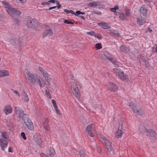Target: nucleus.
I'll use <instances>...</instances> for the list:
<instances>
[{
  "mask_svg": "<svg viewBox=\"0 0 157 157\" xmlns=\"http://www.w3.org/2000/svg\"><path fill=\"white\" fill-rule=\"evenodd\" d=\"M56 6H53V7H50L49 9V10H51L52 9H55L56 8Z\"/></svg>",
  "mask_w": 157,
  "mask_h": 157,
  "instance_id": "obj_49",
  "label": "nucleus"
},
{
  "mask_svg": "<svg viewBox=\"0 0 157 157\" xmlns=\"http://www.w3.org/2000/svg\"><path fill=\"white\" fill-rule=\"evenodd\" d=\"M98 24L102 27L105 29H109L111 28V27L107 24L106 23H98Z\"/></svg>",
  "mask_w": 157,
  "mask_h": 157,
  "instance_id": "obj_23",
  "label": "nucleus"
},
{
  "mask_svg": "<svg viewBox=\"0 0 157 157\" xmlns=\"http://www.w3.org/2000/svg\"><path fill=\"white\" fill-rule=\"evenodd\" d=\"M52 34L53 32L52 29L50 28H48L44 32L42 37L44 38L47 36H51L52 35Z\"/></svg>",
  "mask_w": 157,
  "mask_h": 157,
  "instance_id": "obj_19",
  "label": "nucleus"
},
{
  "mask_svg": "<svg viewBox=\"0 0 157 157\" xmlns=\"http://www.w3.org/2000/svg\"><path fill=\"white\" fill-rule=\"evenodd\" d=\"M52 104H53L54 107L55 109V110L56 111V113L59 115L60 114L59 111L58 109L57 106L56 105V101H55V100L54 99H52Z\"/></svg>",
  "mask_w": 157,
  "mask_h": 157,
  "instance_id": "obj_24",
  "label": "nucleus"
},
{
  "mask_svg": "<svg viewBox=\"0 0 157 157\" xmlns=\"http://www.w3.org/2000/svg\"><path fill=\"white\" fill-rule=\"evenodd\" d=\"M80 17H81V18H82V19H85V18H84V17L82 16H80Z\"/></svg>",
  "mask_w": 157,
  "mask_h": 157,
  "instance_id": "obj_56",
  "label": "nucleus"
},
{
  "mask_svg": "<svg viewBox=\"0 0 157 157\" xmlns=\"http://www.w3.org/2000/svg\"><path fill=\"white\" fill-rule=\"evenodd\" d=\"M80 157H85L82 151H81L79 152Z\"/></svg>",
  "mask_w": 157,
  "mask_h": 157,
  "instance_id": "obj_41",
  "label": "nucleus"
},
{
  "mask_svg": "<svg viewBox=\"0 0 157 157\" xmlns=\"http://www.w3.org/2000/svg\"><path fill=\"white\" fill-rule=\"evenodd\" d=\"M114 74L115 75L118 77L120 79L123 80H128V76L124 75V72L120 69L114 68L113 69Z\"/></svg>",
  "mask_w": 157,
  "mask_h": 157,
  "instance_id": "obj_6",
  "label": "nucleus"
},
{
  "mask_svg": "<svg viewBox=\"0 0 157 157\" xmlns=\"http://www.w3.org/2000/svg\"><path fill=\"white\" fill-rule=\"evenodd\" d=\"M45 3H46V4L48 5H49L50 4V2H49V1H48L47 2H46Z\"/></svg>",
  "mask_w": 157,
  "mask_h": 157,
  "instance_id": "obj_52",
  "label": "nucleus"
},
{
  "mask_svg": "<svg viewBox=\"0 0 157 157\" xmlns=\"http://www.w3.org/2000/svg\"><path fill=\"white\" fill-rule=\"evenodd\" d=\"M28 27L36 30H38L40 28V25L39 24L38 21L35 19L30 18L27 20L26 23Z\"/></svg>",
  "mask_w": 157,
  "mask_h": 157,
  "instance_id": "obj_3",
  "label": "nucleus"
},
{
  "mask_svg": "<svg viewBox=\"0 0 157 157\" xmlns=\"http://www.w3.org/2000/svg\"><path fill=\"white\" fill-rule=\"evenodd\" d=\"M140 13L141 15L143 16H146L147 13V10L144 6L141 7L140 10Z\"/></svg>",
  "mask_w": 157,
  "mask_h": 157,
  "instance_id": "obj_21",
  "label": "nucleus"
},
{
  "mask_svg": "<svg viewBox=\"0 0 157 157\" xmlns=\"http://www.w3.org/2000/svg\"><path fill=\"white\" fill-rule=\"evenodd\" d=\"M129 106L131 107V109H132V107H133L134 106H135L134 105L133 102H130L129 105Z\"/></svg>",
  "mask_w": 157,
  "mask_h": 157,
  "instance_id": "obj_43",
  "label": "nucleus"
},
{
  "mask_svg": "<svg viewBox=\"0 0 157 157\" xmlns=\"http://www.w3.org/2000/svg\"><path fill=\"white\" fill-rule=\"evenodd\" d=\"M14 108L17 117L20 119H22L24 120V119L25 118V115H26L24 113L23 111L20 108L15 107Z\"/></svg>",
  "mask_w": 157,
  "mask_h": 157,
  "instance_id": "obj_9",
  "label": "nucleus"
},
{
  "mask_svg": "<svg viewBox=\"0 0 157 157\" xmlns=\"http://www.w3.org/2000/svg\"><path fill=\"white\" fill-rule=\"evenodd\" d=\"M86 131L89 136L91 137H94L95 131L94 125L91 124L88 126L86 128Z\"/></svg>",
  "mask_w": 157,
  "mask_h": 157,
  "instance_id": "obj_10",
  "label": "nucleus"
},
{
  "mask_svg": "<svg viewBox=\"0 0 157 157\" xmlns=\"http://www.w3.org/2000/svg\"><path fill=\"white\" fill-rule=\"evenodd\" d=\"M130 11L128 10H126L125 13H119V18L122 21L125 20L126 19L127 17L130 15Z\"/></svg>",
  "mask_w": 157,
  "mask_h": 157,
  "instance_id": "obj_12",
  "label": "nucleus"
},
{
  "mask_svg": "<svg viewBox=\"0 0 157 157\" xmlns=\"http://www.w3.org/2000/svg\"><path fill=\"white\" fill-rule=\"evenodd\" d=\"M57 7H58V8H59L61 7V5L58 2L57 3Z\"/></svg>",
  "mask_w": 157,
  "mask_h": 157,
  "instance_id": "obj_48",
  "label": "nucleus"
},
{
  "mask_svg": "<svg viewBox=\"0 0 157 157\" xmlns=\"http://www.w3.org/2000/svg\"><path fill=\"white\" fill-rule=\"evenodd\" d=\"M85 13V12H81L80 11H76V13H75V14H75V15L78 16L79 15L82 14L83 15Z\"/></svg>",
  "mask_w": 157,
  "mask_h": 157,
  "instance_id": "obj_32",
  "label": "nucleus"
},
{
  "mask_svg": "<svg viewBox=\"0 0 157 157\" xmlns=\"http://www.w3.org/2000/svg\"><path fill=\"white\" fill-rule=\"evenodd\" d=\"M8 143L7 140H4L3 138H0V146L1 149L3 151H4L6 148Z\"/></svg>",
  "mask_w": 157,
  "mask_h": 157,
  "instance_id": "obj_15",
  "label": "nucleus"
},
{
  "mask_svg": "<svg viewBox=\"0 0 157 157\" xmlns=\"http://www.w3.org/2000/svg\"><path fill=\"white\" fill-rule=\"evenodd\" d=\"M1 134V137L0 138H3L4 140H7L8 138L7 133L5 132H2Z\"/></svg>",
  "mask_w": 157,
  "mask_h": 157,
  "instance_id": "obj_27",
  "label": "nucleus"
},
{
  "mask_svg": "<svg viewBox=\"0 0 157 157\" xmlns=\"http://www.w3.org/2000/svg\"><path fill=\"white\" fill-rule=\"evenodd\" d=\"M71 85L72 93L77 99H79L80 98V94L77 85L73 82H71Z\"/></svg>",
  "mask_w": 157,
  "mask_h": 157,
  "instance_id": "obj_7",
  "label": "nucleus"
},
{
  "mask_svg": "<svg viewBox=\"0 0 157 157\" xmlns=\"http://www.w3.org/2000/svg\"><path fill=\"white\" fill-rule=\"evenodd\" d=\"M104 56L107 59L110 60L112 63L115 65V67H117L119 66V63L117 61L115 58H113L110 56H106L105 54L103 55V57Z\"/></svg>",
  "mask_w": 157,
  "mask_h": 157,
  "instance_id": "obj_13",
  "label": "nucleus"
},
{
  "mask_svg": "<svg viewBox=\"0 0 157 157\" xmlns=\"http://www.w3.org/2000/svg\"><path fill=\"white\" fill-rule=\"evenodd\" d=\"M151 31H152V30H150V32H151Z\"/></svg>",
  "mask_w": 157,
  "mask_h": 157,
  "instance_id": "obj_58",
  "label": "nucleus"
},
{
  "mask_svg": "<svg viewBox=\"0 0 157 157\" xmlns=\"http://www.w3.org/2000/svg\"><path fill=\"white\" fill-rule=\"evenodd\" d=\"M121 50L123 52H125L126 50V47L124 46H121L120 47Z\"/></svg>",
  "mask_w": 157,
  "mask_h": 157,
  "instance_id": "obj_36",
  "label": "nucleus"
},
{
  "mask_svg": "<svg viewBox=\"0 0 157 157\" xmlns=\"http://www.w3.org/2000/svg\"><path fill=\"white\" fill-rule=\"evenodd\" d=\"M34 139L35 142L38 145H40L43 143L42 136L39 133H36L34 135Z\"/></svg>",
  "mask_w": 157,
  "mask_h": 157,
  "instance_id": "obj_11",
  "label": "nucleus"
},
{
  "mask_svg": "<svg viewBox=\"0 0 157 157\" xmlns=\"http://www.w3.org/2000/svg\"><path fill=\"white\" fill-rule=\"evenodd\" d=\"M4 111L6 115L11 113L12 111V108L10 105H6L4 108Z\"/></svg>",
  "mask_w": 157,
  "mask_h": 157,
  "instance_id": "obj_20",
  "label": "nucleus"
},
{
  "mask_svg": "<svg viewBox=\"0 0 157 157\" xmlns=\"http://www.w3.org/2000/svg\"><path fill=\"white\" fill-rule=\"evenodd\" d=\"M22 99L25 101L28 102L29 100V98L27 94L23 92L22 95Z\"/></svg>",
  "mask_w": 157,
  "mask_h": 157,
  "instance_id": "obj_26",
  "label": "nucleus"
},
{
  "mask_svg": "<svg viewBox=\"0 0 157 157\" xmlns=\"http://www.w3.org/2000/svg\"><path fill=\"white\" fill-rule=\"evenodd\" d=\"M9 72L8 71L5 70H0V78L6 76H9Z\"/></svg>",
  "mask_w": 157,
  "mask_h": 157,
  "instance_id": "obj_22",
  "label": "nucleus"
},
{
  "mask_svg": "<svg viewBox=\"0 0 157 157\" xmlns=\"http://www.w3.org/2000/svg\"><path fill=\"white\" fill-rule=\"evenodd\" d=\"M98 137L99 138L100 140L102 142H104L109 151H111L113 149V147L112 145L111 142L104 136L100 134L98 135Z\"/></svg>",
  "mask_w": 157,
  "mask_h": 157,
  "instance_id": "obj_5",
  "label": "nucleus"
},
{
  "mask_svg": "<svg viewBox=\"0 0 157 157\" xmlns=\"http://www.w3.org/2000/svg\"><path fill=\"white\" fill-rule=\"evenodd\" d=\"M22 3H24L26 2V0H19Z\"/></svg>",
  "mask_w": 157,
  "mask_h": 157,
  "instance_id": "obj_50",
  "label": "nucleus"
},
{
  "mask_svg": "<svg viewBox=\"0 0 157 157\" xmlns=\"http://www.w3.org/2000/svg\"><path fill=\"white\" fill-rule=\"evenodd\" d=\"M21 136L23 138L24 140H25L26 139V136L25 133L24 132H22L21 134Z\"/></svg>",
  "mask_w": 157,
  "mask_h": 157,
  "instance_id": "obj_37",
  "label": "nucleus"
},
{
  "mask_svg": "<svg viewBox=\"0 0 157 157\" xmlns=\"http://www.w3.org/2000/svg\"><path fill=\"white\" fill-rule=\"evenodd\" d=\"M119 125V128L116 133V136L117 138L121 137L123 133V132L122 131V125L120 124Z\"/></svg>",
  "mask_w": 157,
  "mask_h": 157,
  "instance_id": "obj_17",
  "label": "nucleus"
},
{
  "mask_svg": "<svg viewBox=\"0 0 157 157\" xmlns=\"http://www.w3.org/2000/svg\"><path fill=\"white\" fill-rule=\"evenodd\" d=\"M45 4H46V3L45 2H42L41 3V5H44Z\"/></svg>",
  "mask_w": 157,
  "mask_h": 157,
  "instance_id": "obj_54",
  "label": "nucleus"
},
{
  "mask_svg": "<svg viewBox=\"0 0 157 157\" xmlns=\"http://www.w3.org/2000/svg\"><path fill=\"white\" fill-rule=\"evenodd\" d=\"M95 47L97 49H99L102 48V46L100 43H97L95 44Z\"/></svg>",
  "mask_w": 157,
  "mask_h": 157,
  "instance_id": "obj_34",
  "label": "nucleus"
},
{
  "mask_svg": "<svg viewBox=\"0 0 157 157\" xmlns=\"http://www.w3.org/2000/svg\"><path fill=\"white\" fill-rule=\"evenodd\" d=\"M132 109L135 113L139 114V111L135 106H134L133 107H132Z\"/></svg>",
  "mask_w": 157,
  "mask_h": 157,
  "instance_id": "obj_31",
  "label": "nucleus"
},
{
  "mask_svg": "<svg viewBox=\"0 0 157 157\" xmlns=\"http://www.w3.org/2000/svg\"><path fill=\"white\" fill-rule=\"evenodd\" d=\"M64 22L65 23L67 24H71V25H73L74 24V23L73 22H72L70 21L67 20H65L64 21Z\"/></svg>",
  "mask_w": 157,
  "mask_h": 157,
  "instance_id": "obj_39",
  "label": "nucleus"
},
{
  "mask_svg": "<svg viewBox=\"0 0 157 157\" xmlns=\"http://www.w3.org/2000/svg\"><path fill=\"white\" fill-rule=\"evenodd\" d=\"M94 13L96 14H97L98 15H100L101 14V12L100 11H94Z\"/></svg>",
  "mask_w": 157,
  "mask_h": 157,
  "instance_id": "obj_42",
  "label": "nucleus"
},
{
  "mask_svg": "<svg viewBox=\"0 0 157 157\" xmlns=\"http://www.w3.org/2000/svg\"><path fill=\"white\" fill-rule=\"evenodd\" d=\"M64 11L67 13H70L72 14H75V13L71 10H68L66 9L64 10Z\"/></svg>",
  "mask_w": 157,
  "mask_h": 157,
  "instance_id": "obj_33",
  "label": "nucleus"
},
{
  "mask_svg": "<svg viewBox=\"0 0 157 157\" xmlns=\"http://www.w3.org/2000/svg\"><path fill=\"white\" fill-rule=\"evenodd\" d=\"M100 5V3L97 1L89 3L88 6L91 7H95L98 6Z\"/></svg>",
  "mask_w": 157,
  "mask_h": 157,
  "instance_id": "obj_25",
  "label": "nucleus"
},
{
  "mask_svg": "<svg viewBox=\"0 0 157 157\" xmlns=\"http://www.w3.org/2000/svg\"><path fill=\"white\" fill-rule=\"evenodd\" d=\"M145 1H148V0H145Z\"/></svg>",
  "mask_w": 157,
  "mask_h": 157,
  "instance_id": "obj_57",
  "label": "nucleus"
},
{
  "mask_svg": "<svg viewBox=\"0 0 157 157\" xmlns=\"http://www.w3.org/2000/svg\"><path fill=\"white\" fill-rule=\"evenodd\" d=\"M56 1V0H50L49 2H50V3H55Z\"/></svg>",
  "mask_w": 157,
  "mask_h": 157,
  "instance_id": "obj_47",
  "label": "nucleus"
},
{
  "mask_svg": "<svg viewBox=\"0 0 157 157\" xmlns=\"http://www.w3.org/2000/svg\"><path fill=\"white\" fill-rule=\"evenodd\" d=\"M98 107L99 108H101L102 107L101 105L100 104H98L97 105Z\"/></svg>",
  "mask_w": 157,
  "mask_h": 157,
  "instance_id": "obj_51",
  "label": "nucleus"
},
{
  "mask_svg": "<svg viewBox=\"0 0 157 157\" xmlns=\"http://www.w3.org/2000/svg\"><path fill=\"white\" fill-rule=\"evenodd\" d=\"M93 149H94V150H96V149H97V151H98V149H97V147H94L93 148Z\"/></svg>",
  "mask_w": 157,
  "mask_h": 157,
  "instance_id": "obj_55",
  "label": "nucleus"
},
{
  "mask_svg": "<svg viewBox=\"0 0 157 157\" xmlns=\"http://www.w3.org/2000/svg\"><path fill=\"white\" fill-rule=\"evenodd\" d=\"M94 31L88 32H87V33H86L87 34L90 35L92 36H94Z\"/></svg>",
  "mask_w": 157,
  "mask_h": 157,
  "instance_id": "obj_40",
  "label": "nucleus"
},
{
  "mask_svg": "<svg viewBox=\"0 0 157 157\" xmlns=\"http://www.w3.org/2000/svg\"><path fill=\"white\" fill-rule=\"evenodd\" d=\"M13 92L14 93H15V94H17V95L20 97V95L18 92L17 91V90H14L13 91Z\"/></svg>",
  "mask_w": 157,
  "mask_h": 157,
  "instance_id": "obj_45",
  "label": "nucleus"
},
{
  "mask_svg": "<svg viewBox=\"0 0 157 157\" xmlns=\"http://www.w3.org/2000/svg\"><path fill=\"white\" fill-rule=\"evenodd\" d=\"M2 3L4 5L5 8H6V11L11 17H13V14L19 16L21 14V12L19 10L12 8L6 1H4L2 2Z\"/></svg>",
  "mask_w": 157,
  "mask_h": 157,
  "instance_id": "obj_2",
  "label": "nucleus"
},
{
  "mask_svg": "<svg viewBox=\"0 0 157 157\" xmlns=\"http://www.w3.org/2000/svg\"><path fill=\"white\" fill-rule=\"evenodd\" d=\"M26 80L33 85L36 84L39 85L40 87H43L44 86V81L41 78L36 74H32L29 72L25 74Z\"/></svg>",
  "mask_w": 157,
  "mask_h": 157,
  "instance_id": "obj_1",
  "label": "nucleus"
},
{
  "mask_svg": "<svg viewBox=\"0 0 157 157\" xmlns=\"http://www.w3.org/2000/svg\"><path fill=\"white\" fill-rule=\"evenodd\" d=\"M48 151V154L50 157L43 153H41L40 154L41 157H53L55 154V152L54 149L52 148H50Z\"/></svg>",
  "mask_w": 157,
  "mask_h": 157,
  "instance_id": "obj_16",
  "label": "nucleus"
},
{
  "mask_svg": "<svg viewBox=\"0 0 157 157\" xmlns=\"http://www.w3.org/2000/svg\"><path fill=\"white\" fill-rule=\"evenodd\" d=\"M97 107H95V108H96Z\"/></svg>",
  "mask_w": 157,
  "mask_h": 157,
  "instance_id": "obj_59",
  "label": "nucleus"
},
{
  "mask_svg": "<svg viewBox=\"0 0 157 157\" xmlns=\"http://www.w3.org/2000/svg\"><path fill=\"white\" fill-rule=\"evenodd\" d=\"M25 118L24 119V121L25 125L29 129L33 131L34 128L33 123L31 120L28 117V115H25Z\"/></svg>",
  "mask_w": 157,
  "mask_h": 157,
  "instance_id": "obj_8",
  "label": "nucleus"
},
{
  "mask_svg": "<svg viewBox=\"0 0 157 157\" xmlns=\"http://www.w3.org/2000/svg\"><path fill=\"white\" fill-rule=\"evenodd\" d=\"M146 22L145 19L138 18L137 20V23L140 25H143Z\"/></svg>",
  "mask_w": 157,
  "mask_h": 157,
  "instance_id": "obj_28",
  "label": "nucleus"
},
{
  "mask_svg": "<svg viewBox=\"0 0 157 157\" xmlns=\"http://www.w3.org/2000/svg\"><path fill=\"white\" fill-rule=\"evenodd\" d=\"M48 122V119H46V120L44 122L43 124L44 127L45 128V129L46 130H49Z\"/></svg>",
  "mask_w": 157,
  "mask_h": 157,
  "instance_id": "obj_29",
  "label": "nucleus"
},
{
  "mask_svg": "<svg viewBox=\"0 0 157 157\" xmlns=\"http://www.w3.org/2000/svg\"><path fill=\"white\" fill-rule=\"evenodd\" d=\"M94 36L95 38H97L99 39H101L102 38V37L101 36H99V34H94V36Z\"/></svg>",
  "mask_w": 157,
  "mask_h": 157,
  "instance_id": "obj_38",
  "label": "nucleus"
},
{
  "mask_svg": "<svg viewBox=\"0 0 157 157\" xmlns=\"http://www.w3.org/2000/svg\"><path fill=\"white\" fill-rule=\"evenodd\" d=\"M45 94L47 96V98H48L51 99V96L50 95V94L49 93V92L47 90H45Z\"/></svg>",
  "mask_w": 157,
  "mask_h": 157,
  "instance_id": "obj_35",
  "label": "nucleus"
},
{
  "mask_svg": "<svg viewBox=\"0 0 157 157\" xmlns=\"http://www.w3.org/2000/svg\"><path fill=\"white\" fill-rule=\"evenodd\" d=\"M152 51L154 52H157V48H153Z\"/></svg>",
  "mask_w": 157,
  "mask_h": 157,
  "instance_id": "obj_44",
  "label": "nucleus"
},
{
  "mask_svg": "<svg viewBox=\"0 0 157 157\" xmlns=\"http://www.w3.org/2000/svg\"><path fill=\"white\" fill-rule=\"evenodd\" d=\"M114 14L115 15H118V13L116 11V12H114Z\"/></svg>",
  "mask_w": 157,
  "mask_h": 157,
  "instance_id": "obj_53",
  "label": "nucleus"
},
{
  "mask_svg": "<svg viewBox=\"0 0 157 157\" xmlns=\"http://www.w3.org/2000/svg\"><path fill=\"white\" fill-rule=\"evenodd\" d=\"M38 69L40 72V73L43 75L46 81H48L50 79L49 75L45 70L40 67H39Z\"/></svg>",
  "mask_w": 157,
  "mask_h": 157,
  "instance_id": "obj_14",
  "label": "nucleus"
},
{
  "mask_svg": "<svg viewBox=\"0 0 157 157\" xmlns=\"http://www.w3.org/2000/svg\"><path fill=\"white\" fill-rule=\"evenodd\" d=\"M139 130L141 133L147 136L154 137L155 139L157 140V134L152 130L146 129L145 127L142 125L140 126Z\"/></svg>",
  "mask_w": 157,
  "mask_h": 157,
  "instance_id": "obj_4",
  "label": "nucleus"
},
{
  "mask_svg": "<svg viewBox=\"0 0 157 157\" xmlns=\"http://www.w3.org/2000/svg\"><path fill=\"white\" fill-rule=\"evenodd\" d=\"M8 151L10 152H13V151L12 148L11 147H9L8 148Z\"/></svg>",
  "mask_w": 157,
  "mask_h": 157,
  "instance_id": "obj_46",
  "label": "nucleus"
},
{
  "mask_svg": "<svg viewBox=\"0 0 157 157\" xmlns=\"http://www.w3.org/2000/svg\"><path fill=\"white\" fill-rule=\"evenodd\" d=\"M119 8V6H116L114 7L111 8L110 9V11H111L114 12L116 11L117 10H118Z\"/></svg>",
  "mask_w": 157,
  "mask_h": 157,
  "instance_id": "obj_30",
  "label": "nucleus"
},
{
  "mask_svg": "<svg viewBox=\"0 0 157 157\" xmlns=\"http://www.w3.org/2000/svg\"><path fill=\"white\" fill-rule=\"evenodd\" d=\"M108 89L111 91H115L118 89L117 86L115 84L110 82L108 86Z\"/></svg>",
  "mask_w": 157,
  "mask_h": 157,
  "instance_id": "obj_18",
  "label": "nucleus"
}]
</instances>
